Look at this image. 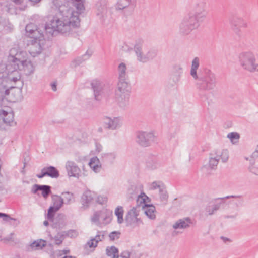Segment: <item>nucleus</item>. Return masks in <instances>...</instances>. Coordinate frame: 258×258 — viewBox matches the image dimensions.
Returning a JSON list of instances; mask_svg holds the SVG:
<instances>
[{
  "instance_id": "nucleus-1",
  "label": "nucleus",
  "mask_w": 258,
  "mask_h": 258,
  "mask_svg": "<svg viewBox=\"0 0 258 258\" xmlns=\"http://www.w3.org/2000/svg\"><path fill=\"white\" fill-rule=\"evenodd\" d=\"M80 20L78 15L56 13L49 17V22L44 27L46 34L53 36L55 31L62 34L71 33L73 29L79 28Z\"/></svg>"
},
{
  "instance_id": "nucleus-2",
  "label": "nucleus",
  "mask_w": 258,
  "mask_h": 258,
  "mask_svg": "<svg viewBox=\"0 0 258 258\" xmlns=\"http://www.w3.org/2000/svg\"><path fill=\"white\" fill-rule=\"evenodd\" d=\"M194 79L196 81L197 88L201 91L213 90L217 83L215 74L206 67L201 68L199 70V76Z\"/></svg>"
},
{
  "instance_id": "nucleus-3",
  "label": "nucleus",
  "mask_w": 258,
  "mask_h": 258,
  "mask_svg": "<svg viewBox=\"0 0 258 258\" xmlns=\"http://www.w3.org/2000/svg\"><path fill=\"white\" fill-rule=\"evenodd\" d=\"M34 23H30L27 24L25 27L26 35L30 38L28 41V45H31V49L33 53L36 54L41 53L42 47L41 41L44 39V35L41 30Z\"/></svg>"
},
{
  "instance_id": "nucleus-4",
  "label": "nucleus",
  "mask_w": 258,
  "mask_h": 258,
  "mask_svg": "<svg viewBox=\"0 0 258 258\" xmlns=\"http://www.w3.org/2000/svg\"><path fill=\"white\" fill-rule=\"evenodd\" d=\"M238 58L240 64L244 70L251 73L258 72V63L256 62L255 57L252 52H241Z\"/></svg>"
},
{
  "instance_id": "nucleus-5",
  "label": "nucleus",
  "mask_w": 258,
  "mask_h": 258,
  "mask_svg": "<svg viewBox=\"0 0 258 258\" xmlns=\"http://www.w3.org/2000/svg\"><path fill=\"white\" fill-rule=\"evenodd\" d=\"M205 2L203 1L196 2L192 4L191 10L188 16L195 18L196 21L201 23L204 21L207 14Z\"/></svg>"
},
{
  "instance_id": "nucleus-6",
  "label": "nucleus",
  "mask_w": 258,
  "mask_h": 258,
  "mask_svg": "<svg viewBox=\"0 0 258 258\" xmlns=\"http://www.w3.org/2000/svg\"><path fill=\"white\" fill-rule=\"evenodd\" d=\"M20 54H16L15 56H12V64L15 69H18L19 71H23L24 74L29 76L33 73L35 68L32 62L30 60H21L19 58Z\"/></svg>"
},
{
  "instance_id": "nucleus-7",
  "label": "nucleus",
  "mask_w": 258,
  "mask_h": 258,
  "mask_svg": "<svg viewBox=\"0 0 258 258\" xmlns=\"http://www.w3.org/2000/svg\"><path fill=\"white\" fill-rule=\"evenodd\" d=\"M136 141L139 146L147 147L157 142V137L152 132L138 131L136 133Z\"/></svg>"
},
{
  "instance_id": "nucleus-8",
  "label": "nucleus",
  "mask_w": 258,
  "mask_h": 258,
  "mask_svg": "<svg viewBox=\"0 0 258 258\" xmlns=\"http://www.w3.org/2000/svg\"><path fill=\"white\" fill-rule=\"evenodd\" d=\"M132 195L131 198H137V202L140 201V203L142 204V208L144 209L146 215L151 219H155L156 218L155 207L152 204H147L146 203V199L149 198L144 193L142 192L140 195L138 192L131 193Z\"/></svg>"
},
{
  "instance_id": "nucleus-9",
  "label": "nucleus",
  "mask_w": 258,
  "mask_h": 258,
  "mask_svg": "<svg viewBox=\"0 0 258 258\" xmlns=\"http://www.w3.org/2000/svg\"><path fill=\"white\" fill-rule=\"evenodd\" d=\"M200 23L196 21L195 18L187 16L184 18L179 26V32L182 35H187L191 32L197 29Z\"/></svg>"
},
{
  "instance_id": "nucleus-10",
  "label": "nucleus",
  "mask_w": 258,
  "mask_h": 258,
  "mask_svg": "<svg viewBox=\"0 0 258 258\" xmlns=\"http://www.w3.org/2000/svg\"><path fill=\"white\" fill-rule=\"evenodd\" d=\"M136 6L134 0H118L116 5V9L124 11V13L128 15L132 13Z\"/></svg>"
},
{
  "instance_id": "nucleus-11",
  "label": "nucleus",
  "mask_w": 258,
  "mask_h": 258,
  "mask_svg": "<svg viewBox=\"0 0 258 258\" xmlns=\"http://www.w3.org/2000/svg\"><path fill=\"white\" fill-rule=\"evenodd\" d=\"M158 54L157 49L154 48H151L148 50L145 53L143 51L140 53L137 57L138 61L145 63L151 61L156 57Z\"/></svg>"
},
{
  "instance_id": "nucleus-12",
  "label": "nucleus",
  "mask_w": 258,
  "mask_h": 258,
  "mask_svg": "<svg viewBox=\"0 0 258 258\" xmlns=\"http://www.w3.org/2000/svg\"><path fill=\"white\" fill-rule=\"evenodd\" d=\"M91 88L93 91L94 99L96 101H100L102 99L104 84L99 80H93L91 82Z\"/></svg>"
},
{
  "instance_id": "nucleus-13",
  "label": "nucleus",
  "mask_w": 258,
  "mask_h": 258,
  "mask_svg": "<svg viewBox=\"0 0 258 258\" xmlns=\"http://www.w3.org/2000/svg\"><path fill=\"white\" fill-rule=\"evenodd\" d=\"M14 70L8 73V80L10 82H13L16 84V85L13 87L14 88H17L21 90L24 85L23 80L21 79V75L19 72L20 71L14 67Z\"/></svg>"
},
{
  "instance_id": "nucleus-14",
  "label": "nucleus",
  "mask_w": 258,
  "mask_h": 258,
  "mask_svg": "<svg viewBox=\"0 0 258 258\" xmlns=\"http://www.w3.org/2000/svg\"><path fill=\"white\" fill-rule=\"evenodd\" d=\"M231 29L239 36L240 35V28L246 27L247 23L241 18L233 16L230 19Z\"/></svg>"
},
{
  "instance_id": "nucleus-15",
  "label": "nucleus",
  "mask_w": 258,
  "mask_h": 258,
  "mask_svg": "<svg viewBox=\"0 0 258 258\" xmlns=\"http://www.w3.org/2000/svg\"><path fill=\"white\" fill-rule=\"evenodd\" d=\"M139 211L136 207H133L129 210L125 217V222L126 226H130L134 223L139 224L142 223L140 218H138Z\"/></svg>"
},
{
  "instance_id": "nucleus-16",
  "label": "nucleus",
  "mask_w": 258,
  "mask_h": 258,
  "mask_svg": "<svg viewBox=\"0 0 258 258\" xmlns=\"http://www.w3.org/2000/svg\"><path fill=\"white\" fill-rule=\"evenodd\" d=\"M102 124L103 127L108 130H115L120 126V119L119 117L113 118L105 116L102 118Z\"/></svg>"
},
{
  "instance_id": "nucleus-17",
  "label": "nucleus",
  "mask_w": 258,
  "mask_h": 258,
  "mask_svg": "<svg viewBox=\"0 0 258 258\" xmlns=\"http://www.w3.org/2000/svg\"><path fill=\"white\" fill-rule=\"evenodd\" d=\"M53 5L58 9L57 13L75 14L73 10L69 7V2L67 0H53Z\"/></svg>"
},
{
  "instance_id": "nucleus-18",
  "label": "nucleus",
  "mask_w": 258,
  "mask_h": 258,
  "mask_svg": "<svg viewBox=\"0 0 258 258\" xmlns=\"http://www.w3.org/2000/svg\"><path fill=\"white\" fill-rule=\"evenodd\" d=\"M66 168L69 176L79 177L80 169L74 162L67 161L66 164Z\"/></svg>"
},
{
  "instance_id": "nucleus-19",
  "label": "nucleus",
  "mask_w": 258,
  "mask_h": 258,
  "mask_svg": "<svg viewBox=\"0 0 258 258\" xmlns=\"http://www.w3.org/2000/svg\"><path fill=\"white\" fill-rule=\"evenodd\" d=\"M96 15L99 19L103 21L107 17V8L105 1H101L96 4Z\"/></svg>"
},
{
  "instance_id": "nucleus-20",
  "label": "nucleus",
  "mask_w": 258,
  "mask_h": 258,
  "mask_svg": "<svg viewBox=\"0 0 258 258\" xmlns=\"http://www.w3.org/2000/svg\"><path fill=\"white\" fill-rule=\"evenodd\" d=\"M192 221L190 217H184L178 219L173 225L174 229H186L190 227Z\"/></svg>"
},
{
  "instance_id": "nucleus-21",
  "label": "nucleus",
  "mask_w": 258,
  "mask_h": 258,
  "mask_svg": "<svg viewBox=\"0 0 258 258\" xmlns=\"http://www.w3.org/2000/svg\"><path fill=\"white\" fill-rule=\"evenodd\" d=\"M93 200V193L90 190H86L81 198V203L82 204L81 208L83 209H87Z\"/></svg>"
},
{
  "instance_id": "nucleus-22",
  "label": "nucleus",
  "mask_w": 258,
  "mask_h": 258,
  "mask_svg": "<svg viewBox=\"0 0 258 258\" xmlns=\"http://www.w3.org/2000/svg\"><path fill=\"white\" fill-rule=\"evenodd\" d=\"M0 115L2 116L3 121L6 124L12 125L14 123V113L13 111L8 112L7 111L2 110ZM16 124V122H14Z\"/></svg>"
},
{
  "instance_id": "nucleus-23",
  "label": "nucleus",
  "mask_w": 258,
  "mask_h": 258,
  "mask_svg": "<svg viewBox=\"0 0 258 258\" xmlns=\"http://www.w3.org/2000/svg\"><path fill=\"white\" fill-rule=\"evenodd\" d=\"M46 176L52 178H57L59 176V172L57 168L53 166H49L44 167Z\"/></svg>"
},
{
  "instance_id": "nucleus-24",
  "label": "nucleus",
  "mask_w": 258,
  "mask_h": 258,
  "mask_svg": "<svg viewBox=\"0 0 258 258\" xmlns=\"http://www.w3.org/2000/svg\"><path fill=\"white\" fill-rule=\"evenodd\" d=\"M200 65V59L198 57H196L192 61L190 74L192 77L195 79L199 76V70L198 69Z\"/></svg>"
},
{
  "instance_id": "nucleus-25",
  "label": "nucleus",
  "mask_w": 258,
  "mask_h": 258,
  "mask_svg": "<svg viewBox=\"0 0 258 258\" xmlns=\"http://www.w3.org/2000/svg\"><path fill=\"white\" fill-rule=\"evenodd\" d=\"M144 43V40L142 38H138L135 40L134 48H130V50H134L137 56L140 53L143 51L142 48Z\"/></svg>"
},
{
  "instance_id": "nucleus-26",
  "label": "nucleus",
  "mask_w": 258,
  "mask_h": 258,
  "mask_svg": "<svg viewBox=\"0 0 258 258\" xmlns=\"http://www.w3.org/2000/svg\"><path fill=\"white\" fill-rule=\"evenodd\" d=\"M73 5L75 7L77 11L75 12L73 11V13H75V15L81 14L82 13H83L85 11V6H84V3L85 1L84 0H71Z\"/></svg>"
},
{
  "instance_id": "nucleus-27",
  "label": "nucleus",
  "mask_w": 258,
  "mask_h": 258,
  "mask_svg": "<svg viewBox=\"0 0 258 258\" xmlns=\"http://www.w3.org/2000/svg\"><path fill=\"white\" fill-rule=\"evenodd\" d=\"M126 66L124 62L120 63L118 67V79L123 80L128 79V75L126 72Z\"/></svg>"
},
{
  "instance_id": "nucleus-28",
  "label": "nucleus",
  "mask_w": 258,
  "mask_h": 258,
  "mask_svg": "<svg viewBox=\"0 0 258 258\" xmlns=\"http://www.w3.org/2000/svg\"><path fill=\"white\" fill-rule=\"evenodd\" d=\"M52 201L53 202V206H51L55 208L58 210L64 204L63 199L61 196L56 195H53L52 196Z\"/></svg>"
},
{
  "instance_id": "nucleus-29",
  "label": "nucleus",
  "mask_w": 258,
  "mask_h": 258,
  "mask_svg": "<svg viewBox=\"0 0 258 258\" xmlns=\"http://www.w3.org/2000/svg\"><path fill=\"white\" fill-rule=\"evenodd\" d=\"M229 198H236V200L234 203V205L237 207H241L244 204V199L243 198V196L241 195H231V196H227L226 197H223V198H218V199H221V200H225V199H228Z\"/></svg>"
},
{
  "instance_id": "nucleus-30",
  "label": "nucleus",
  "mask_w": 258,
  "mask_h": 258,
  "mask_svg": "<svg viewBox=\"0 0 258 258\" xmlns=\"http://www.w3.org/2000/svg\"><path fill=\"white\" fill-rule=\"evenodd\" d=\"M106 255L111 258H118L119 257V250L114 246L110 247L108 246L106 249Z\"/></svg>"
},
{
  "instance_id": "nucleus-31",
  "label": "nucleus",
  "mask_w": 258,
  "mask_h": 258,
  "mask_svg": "<svg viewBox=\"0 0 258 258\" xmlns=\"http://www.w3.org/2000/svg\"><path fill=\"white\" fill-rule=\"evenodd\" d=\"M128 79L119 80L116 92L119 91L120 93H124L125 91H128Z\"/></svg>"
},
{
  "instance_id": "nucleus-32",
  "label": "nucleus",
  "mask_w": 258,
  "mask_h": 258,
  "mask_svg": "<svg viewBox=\"0 0 258 258\" xmlns=\"http://www.w3.org/2000/svg\"><path fill=\"white\" fill-rule=\"evenodd\" d=\"M218 151H215L214 155H216V157H211L209 161V165L210 168L215 169L219 163L220 158H219V154Z\"/></svg>"
},
{
  "instance_id": "nucleus-33",
  "label": "nucleus",
  "mask_w": 258,
  "mask_h": 258,
  "mask_svg": "<svg viewBox=\"0 0 258 258\" xmlns=\"http://www.w3.org/2000/svg\"><path fill=\"white\" fill-rule=\"evenodd\" d=\"M61 195L63 196L64 204L69 205L75 202V197L73 194L69 192H63Z\"/></svg>"
},
{
  "instance_id": "nucleus-34",
  "label": "nucleus",
  "mask_w": 258,
  "mask_h": 258,
  "mask_svg": "<svg viewBox=\"0 0 258 258\" xmlns=\"http://www.w3.org/2000/svg\"><path fill=\"white\" fill-rule=\"evenodd\" d=\"M115 215L117 218V222L119 224H122L124 219L123 218L124 210L122 206H117L115 210Z\"/></svg>"
},
{
  "instance_id": "nucleus-35",
  "label": "nucleus",
  "mask_w": 258,
  "mask_h": 258,
  "mask_svg": "<svg viewBox=\"0 0 258 258\" xmlns=\"http://www.w3.org/2000/svg\"><path fill=\"white\" fill-rule=\"evenodd\" d=\"M57 211H58V209L50 206L48 209V212L45 216V218L50 222H53L55 214Z\"/></svg>"
},
{
  "instance_id": "nucleus-36",
  "label": "nucleus",
  "mask_w": 258,
  "mask_h": 258,
  "mask_svg": "<svg viewBox=\"0 0 258 258\" xmlns=\"http://www.w3.org/2000/svg\"><path fill=\"white\" fill-rule=\"evenodd\" d=\"M51 187L47 185H41L40 190L42 191V196L45 199H47L49 195L51 194Z\"/></svg>"
},
{
  "instance_id": "nucleus-37",
  "label": "nucleus",
  "mask_w": 258,
  "mask_h": 258,
  "mask_svg": "<svg viewBox=\"0 0 258 258\" xmlns=\"http://www.w3.org/2000/svg\"><path fill=\"white\" fill-rule=\"evenodd\" d=\"M147 167L150 169H156L157 167L156 159L154 157H151L148 159L146 161Z\"/></svg>"
},
{
  "instance_id": "nucleus-38",
  "label": "nucleus",
  "mask_w": 258,
  "mask_h": 258,
  "mask_svg": "<svg viewBox=\"0 0 258 258\" xmlns=\"http://www.w3.org/2000/svg\"><path fill=\"white\" fill-rule=\"evenodd\" d=\"M103 215L101 216V218L103 219L104 223L105 224L110 223L112 219V212L106 210L105 211H103Z\"/></svg>"
},
{
  "instance_id": "nucleus-39",
  "label": "nucleus",
  "mask_w": 258,
  "mask_h": 258,
  "mask_svg": "<svg viewBox=\"0 0 258 258\" xmlns=\"http://www.w3.org/2000/svg\"><path fill=\"white\" fill-rule=\"evenodd\" d=\"M99 162V159L96 157L92 158L89 162V164L90 167L92 168L95 172H98V168L101 167L100 165L99 166L98 165Z\"/></svg>"
},
{
  "instance_id": "nucleus-40",
  "label": "nucleus",
  "mask_w": 258,
  "mask_h": 258,
  "mask_svg": "<svg viewBox=\"0 0 258 258\" xmlns=\"http://www.w3.org/2000/svg\"><path fill=\"white\" fill-rule=\"evenodd\" d=\"M183 72L182 68L180 64H175L173 67V74L176 76V79L179 80L181 74Z\"/></svg>"
},
{
  "instance_id": "nucleus-41",
  "label": "nucleus",
  "mask_w": 258,
  "mask_h": 258,
  "mask_svg": "<svg viewBox=\"0 0 258 258\" xmlns=\"http://www.w3.org/2000/svg\"><path fill=\"white\" fill-rule=\"evenodd\" d=\"M46 245V241L43 239H40L37 241H34L31 244L32 248L36 247L42 249Z\"/></svg>"
},
{
  "instance_id": "nucleus-42",
  "label": "nucleus",
  "mask_w": 258,
  "mask_h": 258,
  "mask_svg": "<svg viewBox=\"0 0 258 258\" xmlns=\"http://www.w3.org/2000/svg\"><path fill=\"white\" fill-rule=\"evenodd\" d=\"M92 52L87 51L85 54L82 56V57H78L76 59L75 61L77 64H80L83 61L88 59L92 55Z\"/></svg>"
},
{
  "instance_id": "nucleus-43",
  "label": "nucleus",
  "mask_w": 258,
  "mask_h": 258,
  "mask_svg": "<svg viewBox=\"0 0 258 258\" xmlns=\"http://www.w3.org/2000/svg\"><path fill=\"white\" fill-rule=\"evenodd\" d=\"M64 236L63 232L61 233H58L53 238L55 240V243L56 245H60L62 243L63 240L64 239Z\"/></svg>"
},
{
  "instance_id": "nucleus-44",
  "label": "nucleus",
  "mask_w": 258,
  "mask_h": 258,
  "mask_svg": "<svg viewBox=\"0 0 258 258\" xmlns=\"http://www.w3.org/2000/svg\"><path fill=\"white\" fill-rule=\"evenodd\" d=\"M95 239V246H97L98 243L99 241H102L104 239V232L103 231H98L95 237H93Z\"/></svg>"
},
{
  "instance_id": "nucleus-45",
  "label": "nucleus",
  "mask_w": 258,
  "mask_h": 258,
  "mask_svg": "<svg viewBox=\"0 0 258 258\" xmlns=\"http://www.w3.org/2000/svg\"><path fill=\"white\" fill-rule=\"evenodd\" d=\"M160 192V198L161 201H167L168 198V195L167 191L165 189V186L161 188L159 190Z\"/></svg>"
},
{
  "instance_id": "nucleus-46",
  "label": "nucleus",
  "mask_w": 258,
  "mask_h": 258,
  "mask_svg": "<svg viewBox=\"0 0 258 258\" xmlns=\"http://www.w3.org/2000/svg\"><path fill=\"white\" fill-rule=\"evenodd\" d=\"M219 158H221L223 163L226 162L229 158L228 151L227 149H223L221 153L219 154Z\"/></svg>"
},
{
  "instance_id": "nucleus-47",
  "label": "nucleus",
  "mask_w": 258,
  "mask_h": 258,
  "mask_svg": "<svg viewBox=\"0 0 258 258\" xmlns=\"http://www.w3.org/2000/svg\"><path fill=\"white\" fill-rule=\"evenodd\" d=\"M64 237L75 238L78 236V232L75 230H70L67 231H63Z\"/></svg>"
},
{
  "instance_id": "nucleus-48",
  "label": "nucleus",
  "mask_w": 258,
  "mask_h": 258,
  "mask_svg": "<svg viewBox=\"0 0 258 258\" xmlns=\"http://www.w3.org/2000/svg\"><path fill=\"white\" fill-rule=\"evenodd\" d=\"M13 28V26L11 24H6V23H4L2 34H8L12 32Z\"/></svg>"
},
{
  "instance_id": "nucleus-49",
  "label": "nucleus",
  "mask_w": 258,
  "mask_h": 258,
  "mask_svg": "<svg viewBox=\"0 0 258 258\" xmlns=\"http://www.w3.org/2000/svg\"><path fill=\"white\" fill-rule=\"evenodd\" d=\"M102 216H103L102 211H96L94 213L92 217V221L94 222H98Z\"/></svg>"
},
{
  "instance_id": "nucleus-50",
  "label": "nucleus",
  "mask_w": 258,
  "mask_h": 258,
  "mask_svg": "<svg viewBox=\"0 0 258 258\" xmlns=\"http://www.w3.org/2000/svg\"><path fill=\"white\" fill-rule=\"evenodd\" d=\"M120 232L118 231H113L109 234V238L110 241H114L119 238Z\"/></svg>"
},
{
  "instance_id": "nucleus-51",
  "label": "nucleus",
  "mask_w": 258,
  "mask_h": 258,
  "mask_svg": "<svg viewBox=\"0 0 258 258\" xmlns=\"http://www.w3.org/2000/svg\"><path fill=\"white\" fill-rule=\"evenodd\" d=\"M227 137L230 139L232 142H234L235 140H238L240 135L236 132H231L228 134Z\"/></svg>"
},
{
  "instance_id": "nucleus-52",
  "label": "nucleus",
  "mask_w": 258,
  "mask_h": 258,
  "mask_svg": "<svg viewBox=\"0 0 258 258\" xmlns=\"http://www.w3.org/2000/svg\"><path fill=\"white\" fill-rule=\"evenodd\" d=\"M151 186V189L155 190L158 188L160 190L161 188L164 186V185L160 181H154L152 183Z\"/></svg>"
},
{
  "instance_id": "nucleus-53",
  "label": "nucleus",
  "mask_w": 258,
  "mask_h": 258,
  "mask_svg": "<svg viewBox=\"0 0 258 258\" xmlns=\"http://www.w3.org/2000/svg\"><path fill=\"white\" fill-rule=\"evenodd\" d=\"M0 218H3V220L6 222L10 221V220H14V221L16 220V219L11 217L9 215L5 214V213H1V212H0Z\"/></svg>"
},
{
  "instance_id": "nucleus-54",
  "label": "nucleus",
  "mask_w": 258,
  "mask_h": 258,
  "mask_svg": "<svg viewBox=\"0 0 258 258\" xmlns=\"http://www.w3.org/2000/svg\"><path fill=\"white\" fill-rule=\"evenodd\" d=\"M218 199V198H217L215 200H220L221 201L220 202H217V203H214L213 205H212L214 210H215L216 212L220 209L221 204L224 203V200H221V199Z\"/></svg>"
},
{
  "instance_id": "nucleus-55",
  "label": "nucleus",
  "mask_w": 258,
  "mask_h": 258,
  "mask_svg": "<svg viewBox=\"0 0 258 258\" xmlns=\"http://www.w3.org/2000/svg\"><path fill=\"white\" fill-rule=\"evenodd\" d=\"M248 170L251 173L258 176V167L254 165H249L248 167Z\"/></svg>"
},
{
  "instance_id": "nucleus-56",
  "label": "nucleus",
  "mask_w": 258,
  "mask_h": 258,
  "mask_svg": "<svg viewBox=\"0 0 258 258\" xmlns=\"http://www.w3.org/2000/svg\"><path fill=\"white\" fill-rule=\"evenodd\" d=\"M95 246V239L93 238H92L89 241H88L87 243L85 244V247H88L89 248H95L97 246Z\"/></svg>"
},
{
  "instance_id": "nucleus-57",
  "label": "nucleus",
  "mask_w": 258,
  "mask_h": 258,
  "mask_svg": "<svg viewBox=\"0 0 258 258\" xmlns=\"http://www.w3.org/2000/svg\"><path fill=\"white\" fill-rule=\"evenodd\" d=\"M107 198L106 197L98 196L97 199V202L100 204H104L106 203Z\"/></svg>"
},
{
  "instance_id": "nucleus-58",
  "label": "nucleus",
  "mask_w": 258,
  "mask_h": 258,
  "mask_svg": "<svg viewBox=\"0 0 258 258\" xmlns=\"http://www.w3.org/2000/svg\"><path fill=\"white\" fill-rule=\"evenodd\" d=\"M40 185L39 184H34L32 188L31 192L33 194H36L38 191L40 190Z\"/></svg>"
},
{
  "instance_id": "nucleus-59",
  "label": "nucleus",
  "mask_w": 258,
  "mask_h": 258,
  "mask_svg": "<svg viewBox=\"0 0 258 258\" xmlns=\"http://www.w3.org/2000/svg\"><path fill=\"white\" fill-rule=\"evenodd\" d=\"M206 211L210 215H213L216 212L215 210H214L212 206H208L206 208Z\"/></svg>"
},
{
  "instance_id": "nucleus-60",
  "label": "nucleus",
  "mask_w": 258,
  "mask_h": 258,
  "mask_svg": "<svg viewBox=\"0 0 258 258\" xmlns=\"http://www.w3.org/2000/svg\"><path fill=\"white\" fill-rule=\"evenodd\" d=\"M45 176H46V175L44 169L43 168L41 170V173L40 174H37L36 175V177L38 178H42Z\"/></svg>"
},
{
  "instance_id": "nucleus-61",
  "label": "nucleus",
  "mask_w": 258,
  "mask_h": 258,
  "mask_svg": "<svg viewBox=\"0 0 258 258\" xmlns=\"http://www.w3.org/2000/svg\"><path fill=\"white\" fill-rule=\"evenodd\" d=\"M50 86L51 87L52 90L53 91H56L57 90V81H54L53 82L51 83Z\"/></svg>"
},
{
  "instance_id": "nucleus-62",
  "label": "nucleus",
  "mask_w": 258,
  "mask_h": 258,
  "mask_svg": "<svg viewBox=\"0 0 258 258\" xmlns=\"http://www.w3.org/2000/svg\"><path fill=\"white\" fill-rule=\"evenodd\" d=\"M258 157V145L256 147L255 151L252 154L251 158H255Z\"/></svg>"
},
{
  "instance_id": "nucleus-63",
  "label": "nucleus",
  "mask_w": 258,
  "mask_h": 258,
  "mask_svg": "<svg viewBox=\"0 0 258 258\" xmlns=\"http://www.w3.org/2000/svg\"><path fill=\"white\" fill-rule=\"evenodd\" d=\"M179 130L178 129V127L177 126H175V127L174 128V133H171V136H170V138H172V137H174V135H175V134H176V133Z\"/></svg>"
},
{
  "instance_id": "nucleus-64",
  "label": "nucleus",
  "mask_w": 258,
  "mask_h": 258,
  "mask_svg": "<svg viewBox=\"0 0 258 258\" xmlns=\"http://www.w3.org/2000/svg\"><path fill=\"white\" fill-rule=\"evenodd\" d=\"M127 255H128V258H130V253L128 252L124 251V252H123L121 253L120 256L121 258H123V256H125Z\"/></svg>"
}]
</instances>
